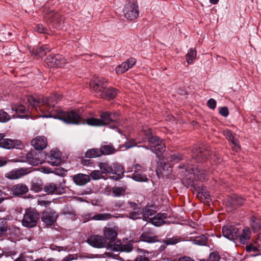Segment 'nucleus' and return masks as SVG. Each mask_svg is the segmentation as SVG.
<instances>
[{
	"instance_id": "f257e3e1",
	"label": "nucleus",
	"mask_w": 261,
	"mask_h": 261,
	"mask_svg": "<svg viewBox=\"0 0 261 261\" xmlns=\"http://www.w3.org/2000/svg\"><path fill=\"white\" fill-rule=\"evenodd\" d=\"M59 99L57 98L56 95H53L45 99L41 98V102L38 109L42 113V115L39 116L44 118H56L53 115H56L59 110H55L54 106Z\"/></svg>"
},
{
	"instance_id": "f03ea898",
	"label": "nucleus",
	"mask_w": 261,
	"mask_h": 261,
	"mask_svg": "<svg viewBox=\"0 0 261 261\" xmlns=\"http://www.w3.org/2000/svg\"><path fill=\"white\" fill-rule=\"evenodd\" d=\"M100 119L91 118L87 119L86 123L95 126H100L109 124L111 122H117L119 120L116 113L111 114L108 112H102L100 114Z\"/></svg>"
},
{
	"instance_id": "7ed1b4c3",
	"label": "nucleus",
	"mask_w": 261,
	"mask_h": 261,
	"mask_svg": "<svg viewBox=\"0 0 261 261\" xmlns=\"http://www.w3.org/2000/svg\"><path fill=\"white\" fill-rule=\"evenodd\" d=\"M53 116L56 117V119L61 120L67 124H79L84 123L82 121L81 116L74 111L64 112L59 110L56 115Z\"/></svg>"
},
{
	"instance_id": "20e7f679",
	"label": "nucleus",
	"mask_w": 261,
	"mask_h": 261,
	"mask_svg": "<svg viewBox=\"0 0 261 261\" xmlns=\"http://www.w3.org/2000/svg\"><path fill=\"white\" fill-rule=\"evenodd\" d=\"M179 168L185 169L184 172L185 178L183 180H188V184H190L193 180L197 179H206V172L205 171L199 168H190L186 167L185 165L179 166Z\"/></svg>"
},
{
	"instance_id": "39448f33",
	"label": "nucleus",
	"mask_w": 261,
	"mask_h": 261,
	"mask_svg": "<svg viewBox=\"0 0 261 261\" xmlns=\"http://www.w3.org/2000/svg\"><path fill=\"white\" fill-rule=\"evenodd\" d=\"M143 131L147 137L149 147L152 152L158 154L165 151V145L158 137L152 136L150 130L147 132L146 129H143Z\"/></svg>"
},
{
	"instance_id": "423d86ee",
	"label": "nucleus",
	"mask_w": 261,
	"mask_h": 261,
	"mask_svg": "<svg viewBox=\"0 0 261 261\" xmlns=\"http://www.w3.org/2000/svg\"><path fill=\"white\" fill-rule=\"evenodd\" d=\"M39 219V216L37 211L33 209L29 208L25 211L22 220L23 226L27 227H33L37 224Z\"/></svg>"
},
{
	"instance_id": "0eeeda50",
	"label": "nucleus",
	"mask_w": 261,
	"mask_h": 261,
	"mask_svg": "<svg viewBox=\"0 0 261 261\" xmlns=\"http://www.w3.org/2000/svg\"><path fill=\"white\" fill-rule=\"evenodd\" d=\"M125 17L129 20H134L139 16V10L138 5L134 2L126 4L123 9Z\"/></svg>"
},
{
	"instance_id": "6e6552de",
	"label": "nucleus",
	"mask_w": 261,
	"mask_h": 261,
	"mask_svg": "<svg viewBox=\"0 0 261 261\" xmlns=\"http://www.w3.org/2000/svg\"><path fill=\"white\" fill-rule=\"evenodd\" d=\"M0 147L8 149L12 148L21 149L23 147V145L20 140L5 138L4 135L3 134L0 142Z\"/></svg>"
},
{
	"instance_id": "1a4fd4ad",
	"label": "nucleus",
	"mask_w": 261,
	"mask_h": 261,
	"mask_svg": "<svg viewBox=\"0 0 261 261\" xmlns=\"http://www.w3.org/2000/svg\"><path fill=\"white\" fill-rule=\"evenodd\" d=\"M107 86V81L102 77H96L90 83V87L95 92L99 94L102 93Z\"/></svg>"
},
{
	"instance_id": "9d476101",
	"label": "nucleus",
	"mask_w": 261,
	"mask_h": 261,
	"mask_svg": "<svg viewBox=\"0 0 261 261\" xmlns=\"http://www.w3.org/2000/svg\"><path fill=\"white\" fill-rule=\"evenodd\" d=\"M239 229L233 226H224L222 228V233L224 237L230 240L236 239L238 237Z\"/></svg>"
},
{
	"instance_id": "9b49d317",
	"label": "nucleus",
	"mask_w": 261,
	"mask_h": 261,
	"mask_svg": "<svg viewBox=\"0 0 261 261\" xmlns=\"http://www.w3.org/2000/svg\"><path fill=\"white\" fill-rule=\"evenodd\" d=\"M57 218L56 213L52 210L48 209L43 213L41 219L47 225H51L56 221Z\"/></svg>"
},
{
	"instance_id": "f8f14e48",
	"label": "nucleus",
	"mask_w": 261,
	"mask_h": 261,
	"mask_svg": "<svg viewBox=\"0 0 261 261\" xmlns=\"http://www.w3.org/2000/svg\"><path fill=\"white\" fill-rule=\"evenodd\" d=\"M46 61L48 65L50 67H61L66 63L64 58L59 55L49 56L47 58Z\"/></svg>"
},
{
	"instance_id": "ddd939ff",
	"label": "nucleus",
	"mask_w": 261,
	"mask_h": 261,
	"mask_svg": "<svg viewBox=\"0 0 261 261\" xmlns=\"http://www.w3.org/2000/svg\"><path fill=\"white\" fill-rule=\"evenodd\" d=\"M88 244L96 248H103L106 244V240L102 236L94 235L90 237L88 240Z\"/></svg>"
},
{
	"instance_id": "4468645a",
	"label": "nucleus",
	"mask_w": 261,
	"mask_h": 261,
	"mask_svg": "<svg viewBox=\"0 0 261 261\" xmlns=\"http://www.w3.org/2000/svg\"><path fill=\"white\" fill-rule=\"evenodd\" d=\"M136 60L134 58H130L127 61L123 62L117 66L115 69L117 74H122L131 68L136 63Z\"/></svg>"
},
{
	"instance_id": "2eb2a0df",
	"label": "nucleus",
	"mask_w": 261,
	"mask_h": 261,
	"mask_svg": "<svg viewBox=\"0 0 261 261\" xmlns=\"http://www.w3.org/2000/svg\"><path fill=\"white\" fill-rule=\"evenodd\" d=\"M31 144L36 150H42L47 145V139L43 136H37L32 140Z\"/></svg>"
},
{
	"instance_id": "dca6fc26",
	"label": "nucleus",
	"mask_w": 261,
	"mask_h": 261,
	"mask_svg": "<svg viewBox=\"0 0 261 261\" xmlns=\"http://www.w3.org/2000/svg\"><path fill=\"white\" fill-rule=\"evenodd\" d=\"M28 172L24 168L14 169L5 174V177L10 179H16L26 175Z\"/></svg>"
},
{
	"instance_id": "f3484780",
	"label": "nucleus",
	"mask_w": 261,
	"mask_h": 261,
	"mask_svg": "<svg viewBox=\"0 0 261 261\" xmlns=\"http://www.w3.org/2000/svg\"><path fill=\"white\" fill-rule=\"evenodd\" d=\"M47 162L51 166L60 165L62 162L60 152L56 150H51L48 156Z\"/></svg>"
},
{
	"instance_id": "a211bd4d",
	"label": "nucleus",
	"mask_w": 261,
	"mask_h": 261,
	"mask_svg": "<svg viewBox=\"0 0 261 261\" xmlns=\"http://www.w3.org/2000/svg\"><path fill=\"white\" fill-rule=\"evenodd\" d=\"M41 155L40 153L30 152L27 155V161L30 165L33 166L41 164L42 163V160L40 159Z\"/></svg>"
},
{
	"instance_id": "6ab92c4d",
	"label": "nucleus",
	"mask_w": 261,
	"mask_h": 261,
	"mask_svg": "<svg viewBox=\"0 0 261 261\" xmlns=\"http://www.w3.org/2000/svg\"><path fill=\"white\" fill-rule=\"evenodd\" d=\"M118 229L116 227H105L103 229V233L106 239L111 242L115 240L118 233Z\"/></svg>"
},
{
	"instance_id": "aec40b11",
	"label": "nucleus",
	"mask_w": 261,
	"mask_h": 261,
	"mask_svg": "<svg viewBox=\"0 0 261 261\" xmlns=\"http://www.w3.org/2000/svg\"><path fill=\"white\" fill-rule=\"evenodd\" d=\"M27 102L29 106L33 107L36 109L37 111H38V108L41 102V98L34 96H28L24 100V102Z\"/></svg>"
},
{
	"instance_id": "412c9836",
	"label": "nucleus",
	"mask_w": 261,
	"mask_h": 261,
	"mask_svg": "<svg viewBox=\"0 0 261 261\" xmlns=\"http://www.w3.org/2000/svg\"><path fill=\"white\" fill-rule=\"evenodd\" d=\"M29 191L27 186L23 184H17L13 186L12 191L15 195H20L26 193Z\"/></svg>"
},
{
	"instance_id": "4be33fe9",
	"label": "nucleus",
	"mask_w": 261,
	"mask_h": 261,
	"mask_svg": "<svg viewBox=\"0 0 261 261\" xmlns=\"http://www.w3.org/2000/svg\"><path fill=\"white\" fill-rule=\"evenodd\" d=\"M74 182L79 186L85 185L90 180L89 176L84 174H78L73 177Z\"/></svg>"
},
{
	"instance_id": "5701e85b",
	"label": "nucleus",
	"mask_w": 261,
	"mask_h": 261,
	"mask_svg": "<svg viewBox=\"0 0 261 261\" xmlns=\"http://www.w3.org/2000/svg\"><path fill=\"white\" fill-rule=\"evenodd\" d=\"M166 217L165 214L159 213L156 216L150 218V222L154 226H160L164 223V220Z\"/></svg>"
},
{
	"instance_id": "b1692460",
	"label": "nucleus",
	"mask_w": 261,
	"mask_h": 261,
	"mask_svg": "<svg viewBox=\"0 0 261 261\" xmlns=\"http://www.w3.org/2000/svg\"><path fill=\"white\" fill-rule=\"evenodd\" d=\"M117 92L115 89L113 88L105 89L102 93H100V97L108 99H113L117 95Z\"/></svg>"
},
{
	"instance_id": "393cba45",
	"label": "nucleus",
	"mask_w": 261,
	"mask_h": 261,
	"mask_svg": "<svg viewBox=\"0 0 261 261\" xmlns=\"http://www.w3.org/2000/svg\"><path fill=\"white\" fill-rule=\"evenodd\" d=\"M224 135L226 136V137L233 144L232 146V149L235 150L236 151H238L240 147L238 145V140L237 139H235L233 136L232 132L228 130H226L224 132Z\"/></svg>"
},
{
	"instance_id": "a878e982",
	"label": "nucleus",
	"mask_w": 261,
	"mask_h": 261,
	"mask_svg": "<svg viewBox=\"0 0 261 261\" xmlns=\"http://www.w3.org/2000/svg\"><path fill=\"white\" fill-rule=\"evenodd\" d=\"M50 51V48L49 46L47 45H44L36 50L33 49L31 53L39 57H42Z\"/></svg>"
},
{
	"instance_id": "bb28decb",
	"label": "nucleus",
	"mask_w": 261,
	"mask_h": 261,
	"mask_svg": "<svg viewBox=\"0 0 261 261\" xmlns=\"http://www.w3.org/2000/svg\"><path fill=\"white\" fill-rule=\"evenodd\" d=\"M98 166L100 169L102 174H109L113 173V168L107 162H99Z\"/></svg>"
},
{
	"instance_id": "cd10ccee",
	"label": "nucleus",
	"mask_w": 261,
	"mask_h": 261,
	"mask_svg": "<svg viewBox=\"0 0 261 261\" xmlns=\"http://www.w3.org/2000/svg\"><path fill=\"white\" fill-rule=\"evenodd\" d=\"M208 154L209 151L207 150L199 148L194 151L193 153L192 156L193 158L199 160L200 158L206 157Z\"/></svg>"
},
{
	"instance_id": "c85d7f7f",
	"label": "nucleus",
	"mask_w": 261,
	"mask_h": 261,
	"mask_svg": "<svg viewBox=\"0 0 261 261\" xmlns=\"http://www.w3.org/2000/svg\"><path fill=\"white\" fill-rule=\"evenodd\" d=\"M100 150L101 155L113 154L116 151L115 148L110 145H105L101 146Z\"/></svg>"
},
{
	"instance_id": "c756f323",
	"label": "nucleus",
	"mask_w": 261,
	"mask_h": 261,
	"mask_svg": "<svg viewBox=\"0 0 261 261\" xmlns=\"http://www.w3.org/2000/svg\"><path fill=\"white\" fill-rule=\"evenodd\" d=\"M86 157L94 158L101 155L100 148H92L88 150L85 153Z\"/></svg>"
},
{
	"instance_id": "7c9ffc66",
	"label": "nucleus",
	"mask_w": 261,
	"mask_h": 261,
	"mask_svg": "<svg viewBox=\"0 0 261 261\" xmlns=\"http://www.w3.org/2000/svg\"><path fill=\"white\" fill-rule=\"evenodd\" d=\"M44 191L48 194H58V190L57 186L54 183H48L44 187Z\"/></svg>"
},
{
	"instance_id": "2f4dec72",
	"label": "nucleus",
	"mask_w": 261,
	"mask_h": 261,
	"mask_svg": "<svg viewBox=\"0 0 261 261\" xmlns=\"http://www.w3.org/2000/svg\"><path fill=\"white\" fill-rule=\"evenodd\" d=\"M250 236V230L248 227H245L243 230V233L240 237V241L242 244H245L247 241L249 240Z\"/></svg>"
},
{
	"instance_id": "473e14b6",
	"label": "nucleus",
	"mask_w": 261,
	"mask_h": 261,
	"mask_svg": "<svg viewBox=\"0 0 261 261\" xmlns=\"http://www.w3.org/2000/svg\"><path fill=\"white\" fill-rule=\"evenodd\" d=\"M196 55L197 54L195 50L192 48L190 49L186 55V59L187 62L189 64H192L193 62L196 59Z\"/></svg>"
},
{
	"instance_id": "72a5a7b5",
	"label": "nucleus",
	"mask_w": 261,
	"mask_h": 261,
	"mask_svg": "<svg viewBox=\"0 0 261 261\" xmlns=\"http://www.w3.org/2000/svg\"><path fill=\"white\" fill-rule=\"evenodd\" d=\"M154 214V211L151 208H145L142 210V215L146 221H147L148 219L150 220V218L153 217Z\"/></svg>"
},
{
	"instance_id": "f704fd0d",
	"label": "nucleus",
	"mask_w": 261,
	"mask_h": 261,
	"mask_svg": "<svg viewBox=\"0 0 261 261\" xmlns=\"http://www.w3.org/2000/svg\"><path fill=\"white\" fill-rule=\"evenodd\" d=\"M43 183L41 180L34 179L32 182L31 190L38 192L42 189Z\"/></svg>"
},
{
	"instance_id": "c9c22d12",
	"label": "nucleus",
	"mask_w": 261,
	"mask_h": 261,
	"mask_svg": "<svg viewBox=\"0 0 261 261\" xmlns=\"http://www.w3.org/2000/svg\"><path fill=\"white\" fill-rule=\"evenodd\" d=\"M132 178L139 182L146 181L147 180V177L145 174L139 173L138 171H136L133 174Z\"/></svg>"
},
{
	"instance_id": "e433bc0d",
	"label": "nucleus",
	"mask_w": 261,
	"mask_h": 261,
	"mask_svg": "<svg viewBox=\"0 0 261 261\" xmlns=\"http://www.w3.org/2000/svg\"><path fill=\"white\" fill-rule=\"evenodd\" d=\"M14 261H42L41 258H38L34 260L33 257L30 254L23 253L21 254L19 257Z\"/></svg>"
},
{
	"instance_id": "4c0bfd02",
	"label": "nucleus",
	"mask_w": 261,
	"mask_h": 261,
	"mask_svg": "<svg viewBox=\"0 0 261 261\" xmlns=\"http://www.w3.org/2000/svg\"><path fill=\"white\" fill-rule=\"evenodd\" d=\"M126 188L124 187H114L112 189L114 196L120 197L124 194Z\"/></svg>"
},
{
	"instance_id": "58836bf2",
	"label": "nucleus",
	"mask_w": 261,
	"mask_h": 261,
	"mask_svg": "<svg viewBox=\"0 0 261 261\" xmlns=\"http://www.w3.org/2000/svg\"><path fill=\"white\" fill-rule=\"evenodd\" d=\"M228 202L230 205H241L243 204V199L242 197L237 196L229 198L228 199Z\"/></svg>"
},
{
	"instance_id": "ea45409f",
	"label": "nucleus",
	"mask_w": 261,
	"mask_h": 261,
	"mask_svg": "<svg viewBox=\"0 0 261 261\" xmlns=\"http://www.w3.org/2000/svg\"><path fill=\"white\" fill-rule=\"evenodd\" d=\"M122 245L120 243V242L119 241L115 242V240L111 241V242H109V243L108 244V247L114 251H121V249H122Z\"/></svg>"
},
{
	"instance_id": "a19ab883",
	"label": "nucleus",
	"mask_w": 261,
	"mask_h": 261,
	"mask_svg": "<svg viewBox=\"0 0 261 261\" xmlns=\"http://www.w3.org/2000/svg\"><path fill=\"white\" fill-rule=\"evenodd\" d=\"M142 214V210L139 207L134 208L133 211L129 213V217L132 219H136L141 218Z\"/></svg>"
},
{
	"instance_id": "79ce46f5",
	"label": "nucleus",
	"mask_w": 261,
	"mask_h": 261,
	"mask_svg": "<svg viewBox=\"0 0 261 261\" xmlns=\"http://www.w3.org/2000/svg\"><path fill=\"white\" fill-rule=\"evenodd\" d=\"M141 239L143 241L148 243H153L157 241V238L155 236H150L145 232H143L141 234Z\"/></svg>"
},
{
	"instance_id": "37998d69",
	"label": "nucleus",
	"mask_w": 261,
	"mask_h": 261,
	"mask_svg": "<svg viewBox=\"0 0 261 261\" xmlns=\"http://www.w3.org/2000/svg\"><path fill=\"white\" fill-rule=\"evenodd\" d=\"M194 243L201 246L206 245L207 244V238L204 235L197 237L194 240Z\"/></svg>"
},
{
	"instance_id": "c03bdc74",
	"label": "nucleus",
	"mask_w": 261,
	"mask_h": 261,
	"mask_svg": "<svg viewBox=\"0 0 261 261\" xmlns=\"http://www.w3.org/2000/svg\"><path fill=\"white\" fill-rule=\"evenodd\" d=\"M112 215L109 213L98 214L94 215L93 219L96 220H105L111 218Z\"/></svg>"
},
{
	"instance_id": "a18cd8bd",
	"label": "nucleus",
	"mask_w": 261,
	"mask_h": 261,
	"mask_svg": "<svg viewBox=\"0 0 261 261\" xmlns=\"http://www.w3.org/2000/svg\"><path fill=\"white\" fill-rule=\"evenodd\" d=\"M12 110L15 111L17 114L19 113H25L27 111V109L24 107L23 105H14L12 107Z\"/></svg>"
},
{
	"instance_id": "49530a36",
	"label": "nucleus",
	"mask_w": 261,
	"mask_h": 261,
	"mask_svg": "<svg viewBox=\"0 0 261 261\" xmlns=\"http://www.w3.org/2000/svg\"><path fill=\"white\" fill-rule=\"evenodd\" d=\"M10 119V116L5 111L0 110V122H6Z\"/></svg>"
},
{
	"instance_id": "de8ad7c7",
	"label": "nucleus",
	"mask_w": 261,
	"mask_h": 261,
	"mask_svg": "<svg viewBox=\"0 0 261 261\" xmlns=\"http://www.w3.org/2000/svg\"><path fill=\"white\" fill-rule=\"evenodd\" d=\"M90 176L92 177V178L94 180H97L100 179L102 177V174L100 172V171L99 170H94L93 171L91 174Z\"/></svg>"
},
{
	"instance_id": "09e8293b",
	"label": "nucleus",
	"mask_w": 261,
	"mask_h": 261,
	"mask_svg": "<svg viewBox=\"0 0 261 261\" xmlns=\"http://www.w3.org/2000/svg\"><path fill=\"white\" fill-rule=\"evenodd\" d=\"M182 159V156L181 155L179 154H174L170 156L169 161L176 163L178 162L180 160H181Z\"/></svg>"
},
{
	"instance_id": "8fccbe9b",
	"label": "nucleus",
	"mask_w": 261,
	"mask_h": 261,
	"mask_svg": "<svg viewBox=\"0 0 261 261\" xmlns=\"http://www.w3.org/2000/svg\"><path fill=\"white\" fill-rule=\"evenodd\" d=\"M220 256L218 253L216 252H213L210 254L209 261H219Z\"/></svg>"
},
{
	"instance_id": "3c124183",
	"label": "nucleus",
	"mask_w": 261,
	"mask_h": 261,
	"mask_svg": "<svg viewBox=\"0 0 261 261\" xmlns=\"http://www.w3.org/2000/svg\"><path fill=\"white\" fill-rule=\"evenodd\" d=\"M133 246L130 244H125L122 245L121 251H125L129 252L132 250Z\"/></svg>"
},
{
	"instance_id": "603ef678",
	"label": "nucleus",
	"mask_w": 261,
	"mask_h": 261,
	"mask_svg": "<svg viewBox=\"0 0 261 261\" xmlns=\"http://www.w3.org/2000/svg\"><path fill=\"white\" fill-rule=\"evenodd\" d=\"M251 226L254 231L261 228V222L260 221H253L251 223Z\"/></svg>"
},
{
	"instance_id": "864d4df0",
	"label": "nucleus",
	"mask_w": 261,
	"mask_h": 261,
	"mask_svg": "<svg viewBox=\"0 0 261 261\" xmlns=\"http://www.w3.org/2000/svg\"><path fill=\"white\" fill-rule=\"evenodd\" d=\"M219 113L224 117H227L229 114V111L226 107H221L219 108Z\"/></svg>"
},
{
	"instance_id": "5fc2aeb1",
	"label": "nucleus",
	"mask_w": 261,
	"mask_h": 261,
	"mask_svg": "<svg viewBox=\"0 0 261 261\" xmlns=\"http://www.w3.org/2000/svg\"><path fill=\"white\" fill-rule=\"evenodd\" d=\"M208 107L212 109H214L216 106V101L214 99L211 98L207 101Z\"/></svg>"
},
{
	"instance_id": "6e6d98bb",
	"label": "nucleus",
	"mask_w": 261,
	"mask_h": 261,
	"mask_svg": "<svg viewBox=\"0 0 261 261\" xmlns=\"http://www.w3.org/2000/svg\"><path fill=\"white\" fill-rule=\"evenodd\" d=\"M178 242V240L175 238H169L165 241L167 245H174Z\"/></svg>"
},
{
	"instance_id": "4d7b16f0",
	"label": "nucleus",
	"mask_w": 261,
	"mask_h": 261,
	"mask_svg": "<svg viewBox=\"0 0 261 261\" xmlns=\"http://www.w3.org/2000/svg\"><path fill=\"white\" fill-rule=\"evenodd\" d=\"M36 30L40 33H45L46 29L41 24H38L36 27Z\"/></svg>"
},
{
	"instance_id": "13d9d810",
	"label": "nucleus",
	"mask_w": 261,
	"mask_h": 261,
	"mask_svg": "<svg viewBox=\"0 0 261 261\" xmlns=\"http://www.w3.org/2000/svg\"><path fill=\"white\" fill-rule=\"evenodd\" d=\"M246 250L248 252H250L252 250L253 252H255L257 250V248L256 247L253 246L252 245L250 244L246 246Z\"/></svg>"
},
{
	"instance_id": "bf43d9fd",
	"label": "nucleus",
	"mask_w": 261,
	"mask_h": 261,
	"mask_svg": "<svg viewBox=\"0 0 261 261\" xmlns=\"http://www.w3.org/2000/svg\"><path fill=\"white\" fill-rule=\"evenodd\" d=\"M135 261H150L148 258L143 256H140L137 257Z\"/></svg>"
},
{
	"instance_id": "052dcab7",
	"label": "nucleus",
	"mask_w": 261,
	"mask_h": 261,
	"mask_svg": "<svg viewBox=\"0 0 261 261\" xmlns=\"http://www.w3.org/2000/svg\"><path fill=\"white\" fill-rule=\"evenodd\" d=\"M73 259H74L73 256L70 254L65 257L61 261H70Z\"/></svg>"
},
{
	"instance_id": "680f3d73",
	"label": "nucleus",
	"mask_w": 261,
	"mask_h": 261,
	"mask_svg": "<svg viewBox=\"0 0 261 261\" xmlns=\"http://www.w3.org/2000/svg\"><path fill=\"white\" fill-rule=\"evenodd\" d=\"M178 261H194L193 259H192L190 257H184L182 258H181L179 259Z\"/></svg>"
},
{
	"instance_id": "e2e57ef3",
	"label": "nucleus",
	"mask_w": 261,
	"mask_h": 261,
	"mask_svg": "<svg viewBox=\"0 0 261 261\" xmlns=\"http://www.w3.org/2000/svg\"><path fill=\"white\" fill-rule=\"evenodd\" d=\"M103 255V257H113L115 258L114 255L111 252H106Z\"/></svg>"
},
{
	"instance_id": "0e129e2a",
	"label": "nucleus",
	"mask_w": 261,
	"mask_h": 261,
	"mask_svg": "<svg viewBox=\"0 0 261 261\" xmlns=\"http://www.w3.org/2000/svg\"><path fill=\"white\" fill-rule=\"evenodd\" d=\"M55 15H56V14H55V12L54 11H51L48 14L49 17H55V18L57 17V16H56Z\"/></svg>"
},
{
	"instance_id": "69168bd1",
	"label": "nucleus",
	"mask_w": 261,
	"mask_h": 261,
	"mask_svg": "<svg viewBox=\"0 0 261 261\" xmlns=\"http://www.w3.org/2000/svg\"><path fill=\"white\" fill-rule=\"evenodd\" d=\"M6 164V162L3 158H0V167L5 165Z\"/></svg>"
},
{
	"instance_id": "338daca9",
	"label": "nucleus",
	"mask_w": 261,
	"mask_h": 261,
	"mask_svg": "<svg viewBox=\"0 0 261 261\" xmlns=\"http://www.w3.org/2000/svg\"><path fill=\"white\" fill-rule=\"evenodd\" d=\"M202 191L201 192L202 194L203 195V196L205 197V198H207L208 196H209L208 193L206 192L205 191H204L203 189L202 190Z\"/></svg>"
},
{
	"instance_id": "774afa93",
	"label": "nucleus",
	"mask_w": 261,
	"mask_h": 261,
	"mask_svg": "<svg viewBox=\"0 0 261 261\" xmlns=\"http://www.w3.org/2000/svg\"><path fill=\"white\" fill-rule=\"evenodd\" d=\"M256 244H257L258 246L261 245V238L257 239V240L256 242Z\"/></svg>"
}]
</instances>
